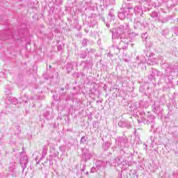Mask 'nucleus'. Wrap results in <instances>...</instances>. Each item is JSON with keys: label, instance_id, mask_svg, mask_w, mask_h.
<instances>
[{"label": "nucleus", "instance_id": "f257e3e1", "mask_svg": "<svg viewBox=\"0 0 178 178\" xmlns=\"http://www.w3.org/2000/svg\"><path fill=\"white\" fill-rule=\"evenodd\" d=\"M52 67V66L51 65H49V69H51Z\"/></svg>", "mask_w": 178, "mask_h": 178}]
</instances>
